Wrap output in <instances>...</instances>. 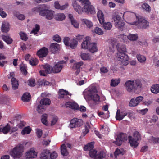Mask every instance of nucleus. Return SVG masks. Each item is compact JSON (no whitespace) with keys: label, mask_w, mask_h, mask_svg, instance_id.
<instances>
[{"label":"nucleus","mask_w":159,"mask_h":159,"mask_svg":"<svg viewBox=\"0 0 159 159\" xmlns=\"http://www.w3.org/2000/svg\"><path fill=\"white\" fill-rule=\"evenodd\" d=\"M2 40L7 44H11L13 42L12 39L8 34L3 35L2 36Z\"/></svg>","instance_id":"25"},{"label":"nucleus","mask_w":159,"mask_h":159,"mask_svg":"<svg viewBox=\"0 0 159 159\" xmlns=\"http://www.w3.org/2000/svg\"><path fill=\"white\" fill-rule=\"evenodd\" d=\"M50 152L49 150H44L40 154V159H49Z\"/></svg>","instance_id":"18"},{"label":"nucleus","mask_w":159,"mask_h":159,"mask_svg":"<svg viewBox=\"0 0 159 159\" xmlns=\"http://www.w3.org/2000/svg\"><path fill=\"white\" fill-rule=\"evenodd\" d=\"M28 85L30 86H34L35 85V80L34 79H30L28 80Z\"/></svg>","instance_id":"58"},{"label":"nucleus","mask_w":159,"mask_h":159,"mask_svg":"<svg viewBox=\"0 0 159 159\" xmlns=\"http://www.w3.org/2000/svg\"><path fill=\"white\" fill-rule=\"evenodd\" d=\"M85 40L81 44V47L84 49H88L89 45L91 41V38L89 36H87L85 38Z\"/></svg>","instance_id":"17"},{"label":"nucleus","mask_w":159,"mask_h":159,"mask_svg":"<svg viewBox=\"0 0 159 159\" xmlns=\"http://www.w3.org/2000/svg\"><path fill=\"white\" fill-rule=\"evenodd\" d=\"M12 88L14 90H16L18 88L19 85V82L16 78L13 77L11 79Z\"/></svg>","instance_id":"26"},{"label":"nucleus","mask_w":159,"mask_h":159,"mask_svg":"<svg viewBox=\"0 0 159 159\" xmlns=\"http://www.w3.org/2000/svg\"><path fill=\"white\" fill-rule=\"evenodd\" d=\"M37 153L35 148H31L26 152L25 157L26 159L34 158L37 157Z\"/></svg>","instance_id":"11"},{"label":"nucleus","mask_w":159,"mask_h":159,"mask_svg":"<svg viewBox=\"0 0 159 159\" xmlns=\"http://www.w3.org/2000/svg\"><path fill=\"white\" fill-rule=\"evenodd\" d=\"M151 91L154 94H157L159 93V84H156L152 86L151 88Z\"/></svg>","instance_id":"31"},{"label":"nucleus","mask_w":159,"mask_h":159,"mask_svg":"<svg viewBox=\"0 0 159 159\" xmlns=\"http://www.w3.org/2000/svg\"><path fill=\"white\" fill-rule=\"evenodd\" d=\"M86 125L85 129L83 130V133L84 134V135L85 136L89 132V128H90V126L88 123L86 124Z\"/></svg>","instance_id":"55"},{"label":"nucleus","mask_w":159,"mask_h":159,"mask_svg":"<svg viewBox=\"0 0 159 159\" xmlns=\"http://www.w3.org/2000/svg\"><path fill=\"white\" fill-rule=\"evenodd\" d=\"M136 57L138 61L141 63L144 62L146 60V57L140 54H137Z\"/></svg>","instance_id":"36"},{"label":"nucleus","mask_w":159,"mask_h":159,"mask_svg":"<svg viewBox=\"0 0 159 159\" xmlns=\"http://www.w3.org/2000/svg\"><path fill=\"white\" fill-rule=\"evenodd\" d=\"M112 18L114 22L115 26L120 30H123L125 27V23L121 20V17L116 13L112 16Z\"/></svg>","instance_id":"5"},{"label":"nucleus","mask_w":159,"mask_h":159,"mask_svg":"<svg viewBox=\"0 0 159 159\" xmlns=\"http://www.w3.org/2000/svg\"><path fill=\"white\" fill-rule=\"evenodd\" d=\"M142 7L143 10H145L146 11L149 12L151 11L150 7L146 3H143L142 5Z\"/></svg>","instance_id":"47"},{"label":"nucleus","mask_w":159,"mask_h":159,"mask_svg":"<svg viewBox=\"0 0 159 159\" xmlns=\"http://www.w3.org/2000/svg\"><path fill=\"white\" fill-rule=\"evenodd\" d=\"M43 68L44 69V71L47 73H51L52 70L51 66L48 64H46L43 66Z\"/></svg>","instance_id":"35"},{"label":"nucleus","mask_w":159,"mask_h":159,"mask_svg":"<svg viewBox=\"0 0 159 159\" xmlns=\"http://www.w3.org/2000/svg\"><path fill=\"white\" fill-rule=\"evenodd\" d=\"M48 49L45 47H43L37 52V55L39 58H43L46 57L48 53Z\"/></svg>","instance_id":"13"},{"label":"nucleus","mask_w":159,"mask_h":159,"mask_svg":"<svg viewBox=\"0 0 159 159\" xmlns=\"http://www.w3.org/2000/svg\"><path fill=\"white\" fill-rule=\"evenodd\" d=\"M66 106L74 110H78L79 107L78 104L74 102H68L66 103Z\"/></svg>","instance_id":"14"},{"label":"nucleus","mask_w":159,"mask_h":159,"mask_svg":"<svg viewBox=\"0 0 159 159\" xmlns=\"http://www.w3.org/2000/svg\"><path fill=\"white\" fill-rule=\"evenodd\" d=\"M19 35L21 40L24 41H26L28 39L27 36L24 32L21 31L19 33Z\"/></svg>","instance_id":"41"},{"label":"nucleus","mask_w":159,"mask_h":159,"mask_svg":"<svg viewBox=\"0 0 159 159\" xmlns=\"http://www.w3.org/2000/svg\"><path fill=\"white\" fill-rule=\"evenodd\" d=\"M116 48L118 52L116 56L118 60L121 61L122 65L126 66L128 63V57L125 54L126 51L125 46L119 43L116 45Z\"/></svg>","instance_id":"2"},{"label":"nucleus","mask_w":159,"mask_h":159,"mask_svg":"<svg viewBox=\"0 0 159 159\" xmlns=\"http://www.w3.org/2000/svg\"><path fill=\"white\" fill-rule=\"evenodd\" d=\"M95 32L97 34L101 35L103 34V31L100 28L96 27L95 29Z\"/></svg>","instance_id":"57"},{"label":"nucleus","mask_w":159,"mask_h":159,"mask_svg":"<svg viewBox=\"0 0 159 159\" xmlns=\"http://www.w3.org/2000/svg\"><path fill=\"white\" fill-rule=\"evenodd\" d=\"M98 19L101 24H102L104 22V15L101 10H99L97 14Z\"/></svg>","instance_id":"23"},{"label":"nucleus","mask_w":159,"mask_h":159,"mask_svg":"<svg viewBox=\"0 0 159 159\" xmlns=\"http://www.w3.org/2000/svg\"><path fill=\"white\" fill-rule=\"evenodd\" d=\"M31 98L30 93L27 92L24 93L21 98L22 100L25 102H29L30 101Z\"/></svg>","instance_id":"30"},{"label":"nucleus","mask_w":159,"mask_h":159,"mask_svg":"<svg viewBox=\"0 0 159 159\" xmlns=\"http://www.w3.org/2000/svg\"><path fill=\"white\" fill-rule=\"evenodd\" d=\"M53 38L54 40L58 43L60 42L61 40V38L58 34L54 35Z\"/></svg>","instance_id":"59"},{"label":"nucleus","mask_w":159,"mask_h":159,"mask_svg":"<svg viewBox=\"0 0 159 159\" xmlns=\"http://www.w3.org/2000/svg\"><path fill=\"white\" fill-rule=\"evenodd\" d=\"M89 156L94 159H103L106 155L105 153L102 151L99 152L97 154V151L95 150H92L89 152Z\"/></svg>","instance_id":"8"},{"label":"nucleus","mask_w":159,"mask_h":159,"mask_svg":"<svg viewBox=\"0 0 159 159\" xmlns=\"http://www.w3.org/2000/svg\"><path fill=\"white\" fill-rule=\"evenodd\" d=\"M63 66L60 64L59 63H57L52 68V71L54 73H57L60 72Z\"/></svg>","instance_id":"16"},{"label":"nucleus","mask_w":159,"mask_h":159,"mask_svg":"<svg viewBox=\"0 0 159 159\" xmlns=\"http://www.w3.org/2000/svg\"><path fill=\"white\" fill-rule=\"evenodd\" d=\"M120 81V79H113L111 80L110 83V86L111 87H115L117 86L119 84Z\"/></svg>","instance_id":"33"},{"label":"nucleus","mask_w":159,"mask_h":159,"mask_svg":"<svg viewBox=\"0 0 159 159\" xmlns=\"http://www.w3.org/2000/svg\"><path fill=\"white\" fill-rule=\"evenodd\" d=\"M32 11L33 12H38L41 16H45L46 18L48 20H51L53 17L54 11L48 9L45 4L33 8Z\"/></svg>","instance_id":"3"},{"label":"nucleus","mask_w":159,"mask_h":159,"mask_svg":"<svg viewBox=\"0 0 159 159\" xmlns=\"http://www.w3.org/2000/svg\"><path fill=\"white\" fill-rule=\"evenodd\" d=\"M1 30L3 32H7L10 30L9 23L6 22H3L2 25Z\"/></svg>","instance_id":"24"},{"label":"nucleus","mask_w":159,"mask_h":159,"mask_svg":"<svg viewBox=\"0 0 159 159\" xmlns=\"http://www.w3.org/2000/svg\"><path fill=\"white\" fill-rule=\"evenodd\" d=\"M61 148V152L62 155L64 156H66L68 154V152L66 149V147L65 144L62 145Z\"/></svg>","instance_id":"34"},{"label":"nucleus","mask_w":159,"mask_h":159,"mask_svg":"<svg viewBox=\"0 0 159 159\" xmlns=\"http://www.w3.org/2000/svg\"><path fill=\"white\" fill-rule=\"evenodd\" d=\"M135 86L136 87V89H140L142 86V84L141 81L139 80H135Z\"/></svg>","instance_id":"52"},{"label":"nucleus","mask_w":159,"mask_h":159,"mask_svg":"<svg viewBox=\"0 0 159 159\" xmlns=\"http://www.w3.org/2000/svg\"><path fill=\"white\" fill-rule=\"evenodd\" d=\"M134 138L135 140L139 141L141 139V135L139 132L135 131L133 133Z\"/></svg>","instance_id":"49"},{"label":"nucleus","mask_w":159,"mask_h":159,"mask_svg":"<svg viewBox=\"0 0 159 159\" xmlns=\"http://www.w3.org/2000/svg\"><path fill=\"white\" fill-rule=\"evenodd\" d=\"M54 17L57 20L62 21L65 18V16L63 13H58L55 15Z\"/></svg>","instance_id":"32"},{"label":"nucleus","mask_w":159,"mask_h":159,"mask_svg":"<svg viewBox=\"0 0 159 159\" xmlns=\"http://www.w3.org/2000/svg\"><path fill=\"white\" fill-rule=\"evenodd\" d=\"M58 120V118L57 116H55L53 117L52 120L51 121V125L52 126L54 125Z\"/></svg>","instance_id":"63"},{"label":"nucleus","mask_w":159,"mask_h":159,"mask_svg":"<svg viewBox=\"0 0 159 159\" xmlns=\"http://www.w3.org/2000/svg\"><path fill=\"white\" fill-rule=\"evenodd\" d=\"M50 158L51 159H55L58 156V154L55 152L54 151L50 154Z\"/></svg>","instance_id":"60"},{"label":"nucleus","mask_w":159,"mask_h":159,"mask_svg":"<svg viewBox=\"0 0 159 159\" xmlns=\"http://www.w3.org/2000/svg\"><path fill=\"white\" fill-rule=\"evenodd\" d=\"M91 98L94 101L96 102L99 101L100 99V98L99 96L97 94H92L89 95Z\"/></svg>","instance_id":"38"},{"label":"nucleus","mask_w":159,"mask_h":159,"mask_svg":"<svg viewBox=\"0 0 159 159\" xmlns=\"http://www.w3.org/2000/svg\"><path fill=\"white\" fill-rule=\"evenodd\" d=\"M69 38L68 37H66L64 38V43L66 46H68L70 43V42H69Z\"/></svg>","instance_id":"64"},{"label":"nucleus","mask_w":159,"mask_h":159,"mask_svg":"<svg viewBox=\"0 0 159 159\" xmlns=\"http://www.w3.org/2000/svg\"><path fill=\"white\" fill-rule=\"evenodd\" d=\"M59 98H66L68 95L71 96L70 94L68 91L62 89L59 90Z\"/></svg>","instance_id":"15"},{"label":"nucleus","mask_w":159,"mask_h":159,"mask_svg":"<svg viewBox=\"0 0 159 159\" xmlns=\"http://www.w3.org/2000/svg\"><path fill=\"white\" fill-rule=\"evenodd\" d=\"M88 49L91 53H94L98 50L96 44L94 43H90Z\"/></svg>","instance_id":"19"},{"label":"nucleus","mask_w":159,"mask_h":159,"mask_svg":"<svg viewBox=\"0 0 159 159\" xmlns=\"http://www.w3.org/2000/svg\"><path fill=\"white\" fill-rule=\"evenodd\" d=\"M100 71L101 73H106L108 72V70L107 67L104 66H102L100 68Z\"/></svg>","instance_id":"62"},{"label":"nucleus","mask_w":159,"mask_h":159,"mask_svg":"<svg viewBox=\"0 0 159 159\" xmlns=\"http://www.w3.org/2000/svg\"><path fill=\"white\" fill-rule=\"evenodd\" d=\"M123 141L120 138L117 136L116 138V141H114L113 143L118 146H120L122 144Z\"/></svg>","instance_id":"56"},{"label":"nucleus","mask_w":159,"mask_h":159,"mask_svg":"<svg viewBox=\"0 0 159 159\" xmlns=\"http://www.w3.org/2000/svg\"><path fill=\"white\" fill-rule=\"evenodd\" d=\"M125 85L127 91L129 92L136 89V87L135 86L134 81H127L125 83Z\"/></svg>","instance_id":"12"},{"label":"nucleus","mask_w":159,"mask_h":159,"mask_svg":"<svg viewBox=\"0 0 159 159\" xmlns=\"http://www.w3.org/2000/svg\"><path fill=\"white\" fill-rule=\"evenodd\" d=\"M60 48V45L56 43L52 44L50 46V49L52 53H56L59 50Z\"/></svg>","instance_id":"21"},{"label":"nucleus","mask_w":159,"mask_h":159,"mask_svg":"<svg viewBox=\"0 0 159 159\" xmlns=\"http://www.w3.org/2000/svg\"><path fill=\"white\" fill-rule=\"evenodd\" d=\"M10 125L7 124L5 126L0 125V133L2 132L5 134H7L10 130Z\"/></svg>","instance_id":"22"},{"label":"nucleus","mask_w":159,"mask_h":159,"mask_svg":"<svg viewBox=\"0 0 159 159\" xmlns=\"http://www.w3.org/2000/svg\"><path fill=\"white\" fill-rule=\"evenodd\" d=\"M131 41H135L138 39L137 35L134 34H129L127 37Z\"/></svg>","instance_id":"50"},{"label":"nucleus","mask_w":159,"mask_h":159,"mask_svg":"<svg viewBox=\"0 0 159 159\" xmlns=\"http://www.w3.org/2000/svg\"><path fill=\"white\" fill-rule=\"evenodd\" d=\"M24 149L23 144H19L11 150L10 154L14 159L20 158L22 156Z\"/></svg>","instance_id":"4"},{"label":"nucleus","mask_w":159,"mask_h":159,"mask_svg":"<svg viewBox=\"0 0 159 159\" xmlns=\"http://www.w3.org/2000/svg\"><path fill=\"white\" fill-rule=\"evenodd\" d=\"M138 105V103L136 102L135 99L134 98L130 100L129 104V106L130 107H135Z\"/></svg>","instance_id":"54"},{"label":"nucleus","mask_w":159,"mask_h":159,"mask_svg":"<svg viewBox=\"0 0 159 159\" xmlns=\"http://www.w3.org/2000/svg\"><path fill=\"white\" fill-rule=\"evenodd\" d=\"M68 6V4L66 3L65 4L61 6L58 2L57 1L55 2L54 7L56 8L61 10H63L66 8Z\"/></svg>","instance_id":"29"},{"label":"nucleus","mask_w":159,"mask_h":159,"mask_svg":"<svg viewBox=\"0 0 159 159\" xmlns=\"http://www.w3.org/2000/svg\"><path fill=\"white\" fill-rule=\"evenodd\" d=\"M117 136L120 138L123 141L127 140V135L125 133H120Z\"/></svg>","instance_id":"44"},{"label":"nucleus","mask_w":159,"mask_h":159,"mask_svg":"<svg viewBox=\"0 0 159 159\" xmlns=\"http://www.w3.org/2000/svg\"><path fill=\"white\" fill-rule=\"evenodd\" d=\"M82 21L87 25V27L89 28H91L93 26L92 23L87 19H83Z\"/></svg>","instance_id":"42"},{"label":"nucleus","mask_w":159,"mask_h":159,"mask_svg":"<svg viewBox=\"0 0 159 159\" xmlns=\"http://www.w3.org/2000/svg\"><path fill=\"white\" fill-rule=\"evenodd\" d=\"M20 67L21 72L23 73L25 75H26L27 74V68L25 65L23 64L20 66Z\"/></svg>","instance_id":"53"},{"label":"nucleus","mask_w":159,"mask_h":159,"mask_svg":"<svg viewBox=\"0 0 159 159\" xmlns=\"http://www.w3.org/2000/svg\"><path fill=\"white\" fill-rule=\"evenodd\" d=\"M103 27L106 30H110L112 28V25L110 22L103 23Z\"/></svg>","instance_id":"37"},{"label":"nucleus","mask_w":159,"mask_h":159,"mask_svg":"<svg viewBox=\"0 0 159 159\" xmlns=\"http://www.w3.org/2000/svg\"><path fill=\"white\" fill-rule=\"evenodd\" d=\"M31 129L30 126L25 127L21 131V134L22 135H25L26 134H29L31 131Z\"/></svg>","instance_id":"39"},{"label":"nucleus","mask_w":159,"mask_h":159,"mask_svg":"<svg viewBox=\"0 0 159 159\" xmlns=\"http://www.w3.org/2000/svg\"><path fill=\"white\" fill-rule=\"evenodd\" d=\"M78 44V41L75 39H71L70 40V42L68 46L72 49H75L77 46Z\"/></svg>","instance_id":"28"},{"label":"nucleus","mask_w":159,"mask_h":159,"mask_svg":"<svg viewBox=\"0 0 159 159\" xmlns=\"http://www.w3.org/2000/svg\"><path fill=\"white\" fill-rule=\"evenodd\" d=\"M50 100L48 98L42 99L40 102V105H39L37 107V110L38 112L42 114L45 110V107L43 105H49L50 104Z\"/></svg>","instance_id":"6"},{"label":"nucleus","mask_w":159,"mask_h":159,"mask_svg":"<svg viewBox=\"0 0 159 159\" xmlns=\"http://www.w3.org/2000/svg\"><path fill=\"white\" fill-rule=\"evenodd\" d=\"M116 40H112L111 43V45L112 46V47H109V48L111 51L113 52L114 51V48L115 47L116 45Z\"/></svg>","instance_id":"46"},{"label":"nucleus","mask_w":159,"mask_h":159,"mask_svg":"<svg viewBox=\"0 0 159 159\" xmlns=\"http://www.w3.org/2000/svg\"><path fill=\"white\" fill-rule=\"evenodd\" d=\"M94 142L89 143L85 145L83 148L84 150L85 151H90L94 148Z\"/></svg>","instance_id":"27"},{"label":"nucleus","mask_w":159,"mask_h":159,"mask_svg":"<svg viewBox=\"0 0 159 159\" xmlns=\"http://www.w3.org/2000/svg\"><path fill=\"white\" fill-rule=\"evenodd\" d=\"M29 63L32 66H35L37 65L38 63V59L36 58H32L29 60Z\"/></svg>","instance_id":"45"},{"label":"nucleus","mask_w":159,"mask_h":159,"mask_svg":"<svg viewBox=\"0 0 159 159\" xmlns=\"http://www.w3.org/2000/svg\"><path fill=\"white\" fill-rule=\"evenodd\" d=\"M83 121L82 120L74 118L70 120L69 126L71 128H73L80 127L83 125Z\"/></svg>","instance_id":"10"},{"label":"nucleus","mask_w":159,"mask_h":159,"mask_svg":"<svg viewBox=\"0 0 159 159\" xmlns=\"http://www.w3.org/2000/svg\"><path fill=\"white\" fill-rule=\"evenodd\" d=\"M149 142L153 143H159V138H156L153 136L150 138Z\"/></svg>","instance_id":"51"},{"label":"nucleus","mask_w":159,"mask_h":159,"mask_svg":"<svg viewBox=\"0 0 159 159\" xmlns=\"http://www.w3.org/2000/svg\"><path fill=\"white\" fill-rule=\"evenodd\" d=\"M128 140L131 146L134 148L136 147L138 145V140H135L131 136H128Z\"/></svg>","instance_id":"20"},{"label":"nucleus","mask_w":159,"mask_h":159,"mask_svg":"<svg viewBox=\"0 0 159 159\" xmlns=\"http://www.w3.org/2000/svg\"><path fill=\"white\" fill-rule=\"evenodd\" d=\"M128 114L130 113L127 111L125 108H122L121 109L117 110L116 116V119L120 121L122 120Z\"/></svg>","instance_id":"9"},{"label":"nucleus","mask_w":159,"mask_h":159,"mask_svg":"<svg viewBox=\"0 0 159 159\" xmlns=\"http://www.w3.org/2000/svg\"><path fill=\"white\" fill-rule=\"evenodd\" d=\"M47 115L46 114H44L42 116L41 119V121L43 123L46 125H47L48 124L47 120Z\"/></svg>","instance_id":"40"},{"label":"nucleus","mask_w":159,"mask_h":159,"mask_svg":"<svg viewBox=\"0 0 159 159\" xmlns=\"http://www.w3.org/2000/svg\"><path fill=\"white\" fill-rule=\"evenodd\" d=\"M71 24L75 28H78L79 26V23L75 20H72L71 21Z\"/></svg>","instance_id":"61"},{"label":"nucleus","mask_w":159,"mask_h":159,"mask_svg":"<svg viewBox=\"0 0 159 159\" xmlns=\"http://www.w3.org/2000/svg\"><path fill=\"white\" fill-rule=\"evenodd\" d=\"M72 3L75 10L79 14L82 12L87 13L93 14L95 13L94 7L91 5L89 0H75Z\"/></svg>","instance_id":"1"},{"label":"nucleus","mask_w":159,"mask_h":159,"mask_svg":"<svg viewBox=\"0 0 159 159\" xmlns=\"http://www.w3.org/2000/svg\"><path fill=\"white\" fill-rule=\"evenodd\" d=\"M81 57L84 60H87L90 59V57L89 54L82 53L81 54Z\"/></svg>","instance_id":"48"},{"label":"nucleus","mask_w":159,"mask_h":159,"mask_svg":"<svg viewBox=\"0 0 159 159\" xmlns=\"http://www.w3.org/2000/svg\"><path fill=\"white\" fill-rule=\"evenodd\" d=\"M40 29V26L38 24H36L35 27L33 28L31 31V33H33L34 35L37 34Z\"/></svg>","instance_id":"43"},{"label":"nucleus","mask_w":159,"mask_h":159,"mask_svg":"<svg viewBox=\"0 0 159 159\" xmlns=\"http://www.w3.org/2000/svg\"><path fill=\"white\" fill-rule=\"evenodd\" d=\"M132 25H138L140 29H145L148 27V22L143 18H140L138 19V21H135L130 23Z\"/></svg>","instance_id":"7"}]
</instances>
